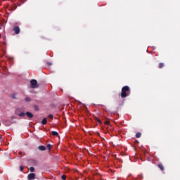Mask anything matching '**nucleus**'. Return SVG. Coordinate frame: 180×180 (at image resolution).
<instances>
[{
    "mask_svg": "<svg viewBox=\"0 0 180 180\" xmlns=\"http://www.w3.org/2000/svg\"><path fill=\"white\" fill-rule=\"evenodd\" d=\"M0 139H2V135H0Z\"/></svg>",
    "mask_w": 180,
    "mask_h": 180,
    "instance_id": "25",
    "label": "nucleus"
},
{
    "mask_svg": "<svg viewBox=\"0 0 180 180\" xmlns=\"http://www.w3.org/2000/svg\"><path fill=\"white\" fill-rule=\"evenodd\" d=\"M41 124H47V118L44 117L41 121Z\"/></svg>",
    "mask_w": 180,
    "mask_h": 180,
    "instance_id": "10",
    "label": "nucleus"
},
{
    "mask_svg": "<svg viewBox=\"0 0 180 180\" xmlns=\"http://www.w3.org/2000/svg\"><path fill=\"white\" fill-rule=\"evenodd\" d=\"M30 86H31V88H32V89L39 88V84H37V80L32 79L30 81Z\"/></svg>",
    "mask_w": 180,
    "mask_h": 180,
    "instance_id": "2",
    "label": "nucleus"
},
{
    "mask_svg": "<svg viewBox=\"0 0 180 180\" xmlns=\"http://www.w3.org/2000/svg\"><path fill=\"white\" fill-rule=\"evenodd\" d=\"M105 124H107V126H109V124H110V122L109 121H105Z\"/></svg>",
    "mask_w": 180,
    "mask_h": 180,
    "instance_id": "21",
    "label": "nucleus"
},
{
    "mask_svg": "<svg viewBox=\"0 0 180 180\" xmlns=\"http://www.w3.org/2000/svg\"><path fill=\"white\" fill-rule=\"evenodd\" d=\"M28 180H34L36 179V174L34 173L29 174L27 176Z\"/></svg>",
    "mask_w": 180,
    "mask_h": 180,
    "instance_id": "3",
    "label": "nucleus"
},
{
    "mask_svg": "<svg viewBox=\"0 0 180 180\" xmlns=\"http://www.w3.org/2000/svg\"><path fill=\"white\" fill-rule=\"evenodd\" d=\"M24 169L23 166H20V171L22 172Z\"/></svg>",
    "mask_w": 180,
    "mask_h": 180,
    "instance_id": "22",
    "label": "nucleus"
},
{
    "mask_svg": "<svg viewBox=\"0 0 180 180\" xmlns=\"http://www.w3.org/2000/svg\"><path fill=\"white\" fill-rule=\"evenodd\" d=\"M25 115L29 117V119H32V117H33V114L29 111L26 112Z\"/></svg>",
    "mask_w": 180,
    "mask_h": 180,
    "instance_id": "5",
    "label": "nucleus"
},
{
    "mask_svg": "<svg viewBox=\"0 0 180 180\" xmlns=\"http://www.w3.org/2000/svg\"><path fill=\"white\" fill-rule=\"evenodd\" d=\"M165 66V64L164 63H160L158 68H160V69L164 68Z\"/></svg>",
    "mask_w": 180,
    "mask_h": 180,
    "instance_id": "9",
    "label": "nucleus"
},
{
    "mask_svg": "<svg viewBox=\"0 0 180 180\" xmlns=\"http://www.w3.org/2000/svg\"><path fill=\"white\" fill-rule=\"evenodd\" d=\"M49 119H53L54 116L51 114L49 115Z\"/></svg>",
    "mask_w": 180,
    "mask_h": 180,
    "instance_id": "19",
    "label": "nucleus"
},
{
    "mask_svg": "<svg viewBox=\"0 0 180 180\" xmlns=\"http://www.w3.org/2000/svg\"><path fill=\"white\" fill-rule=\"evenodd\" d=\"M61 179H63V180H65V179H67V176H65V175H62V176H61Z\"/></svg>",
    "mask_w": 180,
    "mask_h": 180,
    "instance_id": "17",
    "label": "nucleus"
},
{
    "mask_svg": "<svg viewBox=\"0 0 180 180\" xmlns=\"http://www.w3.org/2000/svg\"><path fill=\"white\" fill-rule=\"evenodd\" d=\"M52 136H56V137H58V132L56 131H53L51 132Z\"/></svg>",
    "mask_w": 180,
    "mask_h": 180,
    "instance_id": "11",
    "label": "nucleus"
},
{
    "mask_svg": "<svg viewBox=\"0 0 180 180\" xmlns=\"http://www.w3.org/2000/svg\"><path fill=\"white\" fill-rule=\"evenodd\" d=\"M20 155H22V152H19Z\"/></svg>",
    "mask_w": 180,
    "mask_h": 180,
    "instance_id": "24",
    "label": "nucleus"
},
{
    "mask_svg": "<svg viewBox=\"0 0 180 180\" xmlns=\"http://www.w3.org/2000/svg\"><path fill=\"white\" fill-rule=\"evenodd\" d=\"M25 112H20V114H18V116H20V117H23V116H25Z\"/></svg>",
    "mask_w": 180,
    "mask_h": 180,
    "instance_id": "15",
    "label": "nucleus"
},
{
    "mask_svg": "<svg viewBox=\"0 0 180 180\" xmlns=\"http://www.w3.org/2000/svg\"><path fill=\"white\" fill-rule=\"evenodd\" d=\"M34 109L37 112V110H39V107H37V105H34Z\"/></svg>",
    "mask_w": 180,
    "mask_h": 180,
    "instance_id": "18",
    "label": "nucleus"
},
{
    "mask_svg": "<svg viewBox=\"0 0 180 180\" xmlns=\"http://www.w3.org/2000/svg\"><path fill=\"white\" fill-rule=\"evenodd\" d=\"M5 126H11L12 124V122L11 121L6 120L4 121Z\"/></svg>",
    "mask_w": 180,
    "mask_h": 180,
    "instance_id": "8",
    "label": "nucleus"
},
{
    "mask_svg": "<svg viewBox=\"0 0 180 180\" xmlns=\"http://www.w3.org/2000/svg\"><path fill=\"white\" fill-rule=\"evenodd\" d=\"M158 167V168H160V171L163 172V171L165 170L164 165L162 164H159Z\"/></svg>",
    "mask_w": 180,
    "mask_h": 180,
    "instance_id": "7",
    "label": "nucleus"
},
{
    "mask_svg": "<svg viewBox=\"0 0 180 180\" xmlns=\"http://www.w3.org/2000/svg\"><path fill=\"white\" fill-rule=\"evenodd\" d=\"M96 121L98 122V123H100L102 124V121H101V120L98 119V118H96Z\"/></svg>",
    "mask_w": 180,
    "mask_h": 180,
    "instance_id": "20",
    "label": "nucleus"
},
{
    "mask_svg": "<svg viewBox=\"0 0 180 180\" xmlns=\"http://www.w3.org/2000/svg\"><path fill=\"white\" fill-rule=\"evenodd\" d=\"M47 65H51V63H47Z\"/></svg>",
    "mask_w": 180,
    "mask_h": 180,
    "instance_id": "23",
    "label": "nucleus"
},
{
    "mask_svg": "<svg viewBox=\"0 0 180 180\" xmlns=\"http://www.w3.org/2000/svg\"><path fill=\"white\" fill-rule=\"evenodd\" d=\"M38 149L39 150V151H46V146H39L38 147Z\"/></svg>",
    "mask_w": 180,
    "mask_h": 180,
    "instance_id": "6",
    "label": "nucleus"
},
{
    "mask_svg": "<svg viewBox=\"0 0 180 180\" xmlns=\"http://www.w3.org/2000/svg\"><path fill=\"white\" fill-rule=\"evenodd\" d=\"M13 32L15 34H19V33H20V28H19L18 26H16L13 28Z\"/></svg>",
    "mask_w": 180,
    "mask_h": 180,
    "instance_id": "4",
    "label": "nucleus"
},
{
    "mask_svg": "<svg viewBox=\"0 0 180 180\" xmlns=\"http://www.w3.org/2000/svg\"><path fill=\"white\" fill-rule=\"evenodd\" d=\"M136 139H140V137H141V133L140 132L136 133Z\"/></svg>",
    "mask_w": 180,
    "mask_h": 180,
    "instance_id": "12",
    "label": "nucleus"
},
{
    "mask_svg": "<svg viewBox=\"0 0 180 180\" xmlns=\"http://www.w3.org/2000/svg\"><path fill=\"white\" fill-rule=\"evenodd\" d=\"M30 172H34V167H31L30 168Z\"/></svg>",
    "mask_w": 180,
    "mask_h": 180,
    "instance_id": "16",
    "label": "nucleus"
},
{
    "mask_svg": "<svg viewBox=\"0 0 180 180\" xmlns=\"http://www.w3.org/2000/svg\"><path fill=\"white\" fill-rule=\"evenodd\" d=\"M25 102H30L32 101V98L30 97H26L25 98Z\"/></svg>",
    "mask_w": 180,
    "mask_h": 180,
    "instance_id": "13",
    "label": "nucleus"
},
{
    "mask_svg": "<svg viewBox=\"0 0 180 180\" xmlns=\"http://www.w3.org/2000/svg\"><path fill=\"white\" fill-rule=\"evenodd\" d=\"M46 147H47V148H48V150L50 151L51 150V148H52V146H51V144H48L47 146H46Z\"/></svg>",
    "mask_w": 180,
    "mask_h": 180,
    "instance_id": "14",
    "label": "nucleus"
},
{
    "mask_svg": "<svg viewBox=\"0 0 180 180\" xmlns=\"http://www.w3.org/2000/svg\"><path fill=\"white\" fill-rule=\"evenodd\" d=\"M129 92H130V87H129V86H123L122 88L121 94H120L121 98H127Z\"/></svg>",
    "mask_w": 180,
    "mask_h": 180,
    "instance_id": "1",
    "label": "nucleus"
}]
</instances>
